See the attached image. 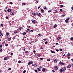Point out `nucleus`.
<instances>
[{"instance_id":"nucleus-58","label":"nucleus","mask_w":73,"mask_h":73,"mask_svg":"<svg viewBox=\"0 0 73 73\" xmlns=\"http://www.w3.org/2000/svg\"><path fill=\"white\" fill-rule=\"evenodd\" d=\"M11 55H13V52H11Z\"/></svg>"},{"instance_id":"nucleus-9","label":"nucleus","mask_w":73,"mask_h":73,"mask_svg":"<svg viewBox=\"0 0 73 73\" xmlns=\"http://www.w3.org/2000/svg\"><path fill=\"white\" fill-rule=\"evenodd\" d=\"M41 13H44V11L43 9H41Z\"/></svg>"},{"instance_id":"nucleus-12","label":"nucleus","mask_w":73,"mask_h":73,"mask_svg":"<svg viewBox=\"0 0 73 73\" xmlns=\"http://www.w3.org/2000/svg\"><path fill=\"white\" fill-rule=\"evenodd\" d=\"M29 54V52L28 51H26L25 52V54Z\"/></svg>"},{"instance_id":"nucleus-6","label":"nucleus","mask_w":73,"mask_h":73,"mask_svg":"<svg viewBox=\"0 0 73 73\" xmlns=\"http://www.w3.org/2000/svg\"><path fill=\"white\" fill-rule=\"evenodd\" d=\"M62 70L63 71H65V70H66V68H65L64 67V68H62Z\"/></svg>"},{"instance_id":"nucleus-60","label":"nucleus","mask_w":73,"mask_h":73,"mask_svg":"<svg viewBox=\"0 0 73 73\" xmlns=\"http://www.w3.org/2000/svg\"><path fill=\"white\" fill-rule=\"evenodd\" d=\"M10 4L12 5V4H13V3H12V2H10Z\"/></svg>"},{"instance_id":"nucleus-57","label":"nucleus","mask_w":73,"mask_h":73,"mask_svg":"<svg viewBox=\"0 0 73 73\" xmlns=\"http://www.w3.org/2000/svg\"><path fill=\"white\" fill-rule=\"evenodd\" d=\"M6 18L7 19H8V17H7V16L6 17Z\"/></svg>"},{"instance_id":"nucleus-5","label":"nucleus","mask_w":73,"mask_h":73,"mask_svg":"<svg viewBox=\"0 0 73 73\" xmlns=\"http://www.w3.org/2000/svg\"><path fill=\"white\" fill-rule=\"evenodd\" d=\"M10 14L12 15L13 16L14 15V12H11V13H10Z\"/></svg>"},{"instance_id":"nucleus-42","label":"nucleus","mask_w":73,"mask_h":73,"mask_svg":"<svg viewBox=\"0 0 73 73\" xmlns=\"http://www.w3.org/2000/svg\"><path fill=\"white\" fill-rule=\"evenodd\" d=\"M27 31H29L30 32V30L29 29H27Z\"/></svg>"},{"instance_id":"nucleus-53","label":"nucleus","mask_w":73,"mask_h":73,"mask_svg":"<svg viewBox=\"0 0 73 73\" xmlns=\"http://www.w3.org/2000/svg\"><path fill=\"white\" fill-rule=\"evenodd\" d=\"M43 48H43V47H40V49H43Z\"/></svg>"},{"instance_id":"nucleus-13","label":"nucleus","mask_w":73,"mask_h":73,"mask_svg":"<svg viewBox=\"0 0 73 73\" xmlns=\"http://www.w3.org/2000/svg\"><path fill=\"white\" fill-rule=\"evenodd\" d=\"M31 21L33 23H35V22L36 21L35 20H31Z\"/></svg>"},{"instance_id":"nucleus-3","label":"nucleus","mask_w":73,"mask_h":73,"mask_svg":"<svg viewBox=\"0 0 73 73\" xmlns=\"http://www.w3.org/2000/svg\"><path fill=\"white\" fill-rule=\"evenodd\" d=\"M14 33L15 34H17L19 32V31L17 30H15L13 31Z\"/></svg>"},{"instance_id":"nucleus-59","label":"nucleus","mask_w":73,"mask_h":73,"mask_svg":"<svg viewBox=\"0 0 73 73\" xmlns=\"http://www.w3.org/2000/svg\"><path fill=\"white\" fill-rule=\"evenodd\" d=\"M47 9V8L46 7H44V10H46Z\"/></svg>"},{"instance_id":"nucleus-39","label":"nucleus","mask_w":73,"mask_h":73,"mask_svg":"<svg viewBox=\"0 0 73 73\" xmlns=\"http://www.w3.org/2000/svg\"><path fill=\"white\" fill-rule=\"evenodd\" d=\"M70 39L71 40H73V37H71L70 38Z\"/></svg>"},{"instance_id":"nucleus-43","label":"nucleus","mask_w":73,"mask_h":73,"mask_svg":"<svg viewBox=\"0 0 73 73\" xmlns=\"http://www.w3.org/2000/svg\"><path fill=\"white\" fill-rule=\"evenodd\" d=\"M1 26L3 27V24H1L0 25Z\"/></svg>"},{"instance_id":"nucleus-51","label":"nucleus","mask_w":73,"mask_h":73,"mask_svg":"<svg viewBox=\"0 0 73 73\" xmlns=\"http://www.w3.org/2000/svg\"><path fill=\"white\" fill-rule=\"evenodd\" d=\"M33 52H34V53H35L36 52V51L35 50H34L33 51Z\"/></svg>"},{"instance_id":"nucleus-24","label":"nucleus","mask_w":73,"mask_h":73,"mask_svg":"<svg viewBox=\"0 0 73 73\" xmlns=\"http://www.w3.org/2000/svg\"><path fill=\"white\" fill-rule=\"evenodd\" d=\"M57 61V60L56 59H55L54 60V62L55 63Z\"/></svg>"},{"instance_id":"nucleus-11","label":"nucleus","mask_w":73,"mask_h":73,"mask_svg":"<svg viewBox=\"0 0 73 73\" xmlns=\"http://www.w3.org/2000/svg\"><path fill=\"white\" fill-rule=\"evenodd\" d=\"M46 68H43L42 69V72H44L46 71Z\"/></svg>"},{"instance_id":"nucleus-18","label":"nucleus","mask_w":73,"mask_h":73,"mask_svg":"<svg viewBox=\"0 0 73 73\" xmlns=\"http://www.w3.org/2000/svg\"><path fill=\"white\" fill-rule=\"evenodd\" d=\"M3 36V35L2 33H0V36H1V37H2V36Z\"/></svg>"},{"instance_id":"nucleus-22","label":"nucleus","mask_w":73,"mask_h":73,"mask_svg":"<svg viewBox=\"0 0 73 73\" xmlns=\"http://www.w3.org/2000/svg\"><path fill=\"white\" fill-rule=\"evenodd\" d=\"M11 40V38H8V41H10Z\"/></svg>"},{"instance_id":"nucleus-49","label":"nucleus","mask_w":73,"mask_h":73,"mask_svg":"<svg viewBox=\"0 0 73 73\" xmlns=\"http://www.w3.org/2000/svg\"><path fill=\"white\" fill-rule=\"evenodd\" d=\"M8 44H5V46H8Z\"/></svg>"},{"instance_id":"nucleus-34","label":"nucleus","mask_w":73,"mask_h":73,"mask_svg":"<svg viewBox=\"0 0 73 73\" xmlns=\"http://www.w3.org/2000/svg\"><path fill=\"white\" fill-rule=\"evenodd\" d=\"M56 52H59V50L58 49H57L56 50Z\"/></svg>"},{"instance_id":"nucleus-46","label":"nucleus","mask_w":73,"mask_h":73,"mask_svg":"<svg viewBox=\"0 0 73 73\" xmlns=\"http://www.w3.org/2000/svg\"><path fill=\"white\" fill-rule=\"evenodd\" d=\"M30 31H29V32H33V30H30Z\"/></svg>"},{"instance_id":"nucleus-62","label":"nucleus","mask_w":73,"mask_h":73,"mask_svg":"<svg viewBox=\"0 0 73 73\" xmlns=\"http://www.w3.org/2000/svg\"><path fill=\"white\" fill-rule=\"evenodd\" d=\"M2 45L0 46V48H2Z\"/></svg>"},{"instance_id":"nucleus-61","label":"nucleus","mask_w":73,"mask_h":73,"mask_svg":"<svg viewBox=\"0 0 73 73\" xmlns=\"http://www.w3.org/2000/svg\"><path fill=\"white\" fill-rule=\"evenodd\" d=\"M40 6L38 7V9H39L40 8Z\"/></svg>"},{"instance_id":"nucleus-14","label":"nucleus","mask_w":73,"mask_h":73,"mask_svg":"<svg viewBox=\"0 0 73 73\" xmlns=\"http://www.w3.org/2000/svg\"><path fill=\"white\" fill-rule=\"evenodd\" d=\"M7 11L8 12H11V9H8L7 10Z\"/></svg>"},{"instance_id":"nucleus-55","label":"nucleus","mask_w":73,"mask_h":73,"mask_svg":"<svg viewBox=\"0 0 73 73\" xmlns=\"http://www.w3.org/2000/svg\"><path fill=\"white\" fill-rule=\"evenodd\" d=\"M60 7H64V6L63 5H60Z\"/></svg>"},{"instance_id":"nucleus-1","label":"nucleus","mask_w":73,"mask_h":73,"mask_svg":"<svg viewBox=\"0 0 73 73\" xmlns=\"http://www.w3.org/2000/svg\"><path fill=\"white\" fill-rule=\"evenodd\" d=\"M70 19V17H68V18H67L65 20V22L66 23H68Z\"/></svg>"},{"instance_id":"nucleus-52","label":"nucleus","mask_w":73,"mask_h":73,"mask_svg":"<svg viewBox=\"0 0 73 73\" xmlns=\"http://www.w3.org/2000/svg\"><path fill=\"white\" fill-rule=\"evenodd\" d=\"M47 41H46L45 42V44H47Z\"/></svg>"},{"instance_id":"nucleus-41","label":"nucleus","mask_w":73,"mask_h":73,"mask_svg":"<svg viewBox=\"0 0 73 73\" xmlns=\"http://www.w3.org/2000/svg\"><path fill=\"white\" fill-rule=\"evenodd\" d=\"M60 11L61 12H62V11H63V10H62V9H60Z\"/></svg>"},{"instance_id":"nucleus-17","label":"nucleus","mask_w":73,"mask_h":73,"mask_svg":"<svg viewBox=\"0 0 73 73\" xmlns=\"http://www.w3.org/2000/svg\"><path fill=\"white\" fill-rule=\"evenodd\" d=\"M70 55H71L69 53H68L67 54V55L68 57H69L70 56Z\"/></svg>"},{"instance_id":"nucleus-35","label":"nucleus","mask_w":73,"mask_h":73,"mask_svg":"<svg viewBox=\"0 0 73 73\" xmlns=\"http://www.w3.org/2000/svg\"><path fill=\"white\" fill-rule=\"evenodd\" d=\"M18 62L19 63H20L21 62V61L20 60H19V61H18Z\"/></svg>"},{"instance_id":"nucleus-36","label":"nucleus","mask_w":73,"mask_h":73,"mask_svg":"<svg viewBox=\"0 0 73 73\" xmlns=\"http://www.w3.org/2000/svg\"><path fill=\"white\" fill-rule=\"evenodd\" d=\"M37 69L39 71H40L41 70L39 68H38Z\"/></svg>"},{"instance_id":"nucleus-23","label":"nucleus","mask_w":73,"mask_h":73,"mask_svg":"<svg viewBox=\"0 0 73 73\" xmlns=\"http://www.w3.org/2000/svg\"><path fill=\"white\" fill-rule=\"evenodd\" d=\"M26 32H24V33H22V34L23 35H26Z\"/></svg>"},{"instance_id":"nucleus-37","label":"nucleus","mask_w":73,"mask_h":73,"mask_svg":"<svg viewBox=\"0 0 73 73\" xmlns=\"http://www.w3.org/2000/svg\"><path fill=\"white\" fill-rule=\"evenodd\" d=\"M65 16V15L63 14V15H62V17H64Z\"/></svg>"},{"instance_id":"nucleus-30","label":"nucleus","mask_w":73,"mask_h":73,"mask_svg":"<svg viewBox=\"0 0 73 73\" xmlns=\"http://www.w3.org/2000/svg\"><path fill=\"white\" fill-rule=\"evenodd\" d=\"M26 70H24L23 72V73H25L26 72Z\"/></svg>"},{"instance_id":"nucleus-20","label":"nucleus","mask_w":73,"mask_h":73,"mask_svg":"<svg viewBox=\"0 0 73 73\" xmlns=\"http://www.w3.org/2000/svg\"><path fill=\"white\" fill-rule=\"evenodd\" d=\"M4 59L5 60H7L8 59L7 58V57H5V58H4Z\"/></svg>"},{"instance_id":"nucleus-38","label":"nucleus","mask_w":73,"mask_h":73,"mask_svg":"<svg viewBox=\"0 0 73 73\" xmlns=\"http://www.w3.org/2000/svg\"><path fill=\"white\" fill-rule=\"evenodd\" d=\"M30 62H31V64H32L33 63V61H32L31 60V61H30Z\"/></svg>"},{"instance_id":"nucleus-21","label":"nucleus","mask_w":73,"mask_h":73,"mask_svg":"<svg viewBox=\"0 0 73 73\" xmlns=\"http://www.w3.org/2000/svg\"><path fill=\"white\" fill-rule=\"evenodd\" d=\"M6 35L7 36H8L10 35V34L9 33H7Z\"/></svg>"},{"instance_id":"nucleus-26","label":"nucleus","mask_w":73,"mask_h":73,"mask_svg":"<svg viewBox=\"0 0 73 73\" xmlns=\"http://www.w3.org/2000/svg\"><path fill=\"white\" fill-rule=\"evenodd\" d=\"M37 56L38 57H40L41 56V54H38L37 55Z\"/></svg>"},{"instance_id":"nucleus-28","label":"nucleus","mask_w":73,"mask_h":73,"mask_svg":"<svg viewBox=\"0 0 73 73\" xmlns=\"http://www.w3.org/2000/svg\"><path fill=\"white\" fill-rule=\"evenodd\" d=\"M61 37H58V38H57V39L58 40H60V39H61Z\"/></svg>"},{"instance_id":"nucleus-27","label":"nucleus","mask_w":73,"mask_h":73,"mask_svg":"<svg viewBox=\"0 0 73 73\" xmlns=\"http://www.w3.org/2000/svg\"><path fill=\"white\" fill-rule=\"evenodd\" d=\"M7 59H9L10 58V57L9 56H7Z\"/></svg>"},{"instance_id":"nucleus-16","label":"nucleus","mask_w":73,"mask_h":73,"mask_svg":"<svg viewBox=\"0 0 73 73\" xmlns=\"http://www.w3.org/2000/svg\"><path fill=\"white\" fill-rule=\"evenodd\" d=\"M51 52L52 53H54V54H55V52H54V51H53L52 50H50Z\"/></svg>"},{"instance_id":"nucleus-2","label":"nucleus","mask_w":73,"mask_h":73,"mask_svg":"<svg viewBox=\"0 0 73 73\" xmlns=\"http://www.w3.org/2000/svg\"><path fill=\"white\" fill-rule=\"evenodd\" d=\"M60 64H61V65L64 66H65V64L63 63V62L60 61V62L59 63V64L60 65Z\"/></svg>"},{"instance_id":"nucleus-7","label":"nucleus","mask_w":73,"mask_h":73,"mask_svg":"<svg viewBox=\"0 0 73 73\" xmlns=\"http://www.w3.org/2000/svg\"><path fill=\"white\" fill-rule=\"evenodd\" d=\"M57 26V25L56 24H55L53 26V28H56Z\"/></svg>"},{"instance_id":"nucleus-50","label":"nucleus","mask_w":73,"mask_h":73,"mask_svg":"<svg viewBox=\"0 0 73 73\" xmlns=\"http://www.w3.org/2000/svg\"><path fill=\"white\" fill-rule=\"evenodd\" d=\"M35 72H37V70H36V69L35 70Z\"/></svg>"},{"instance_id":"nucleus-56","label":"nucleus","mask_w":73,"mask_h":73,"mask_svg":"<svg viewBox=\"0 0 73 73\" xmlns=\"http://www.w3.org/2000/svg\"><path fill=\"white\" fill-rule=\"evenodd\" d=\"M41 43H42V44L43 45H44V43L43 42V41L42 42H41Z\"/></svg>"},{"instance_id":"nucleus-19","label":"nucleus","mask_w":73,"mask_h":73,"mask_svg":"<svg viewBox=\"0 0 73 73\" xmlns=\"http://www.w3.org/2000/svg\"><path fill=\"white\" fill-rule=\"evenodd\" d=\"M32 15L33 16H36V13H32Z\"/></svg>"},{"instance_id":"nucleus-15","label":"nucleus","mask_w":73,"mask_h":73,"mask_svg":"<svg viewBox=\"0 0 73 73\" xmlns=\"http://www.w3.org/2000/svg\"><path fill=\"white\" fill-rule=\"evenodd\" d=\"M58 67H57V66H55V69L56 70H57L58 69Z\"/></svg>"},{"instance_id":"nucleus-4","label":"nucleus","mask_w":73,"mask_h":73,"mask_svg":"<svg viewBox=\"0 0 73 73\" xmlns=\"http://www.w3.org/2000/svg\"><path fill=\"white\" fill-rule=\"evenodd\" d=\"M72 67V66H71L70 65H68L67 66V69L70 68H71V67Z\"/></svg>"},{"instance_id":"nucleus-25","label":"nucleus","mask_w":73,"mask_h":73,"mask_svg":"<svg viewBox=\"0 0 73 73\" xmlns=\"http://www.w3.org/2000/svg\"><path fill=\"white\" fill-rule=\"evenodd\" d=\"M59 71L61 73L62 72H63L62 69H60V70H59Z\"/></svg>"},{"instance_id":"nucleus-31","label":"nucleus","mask_w":73,"mask_h":73,"mask_svg":"<svg viewBox=\"0 0 73 73\" xmlns=\"http://www.w3.org/2000/svg\"><path fill=\"white\" fill-rule=\"evenodd\" d=\"M50 59H47V61H50Z\"/></svg>"},{"instance_id":"nucleus-10","label":"nucleus","mask_w":73,"mask_h":73,"mask_svg":"<svg viewBox=\"0 0 73 73\" xmlns=\"http://www.w3.org/2000/svg\"><path fill=\"white\" fill-rule=\"evenodd\" d=\"M19 29L20 30H21L23 29V27H19Z\"/></svg>"},{"instance_id":"nucleus-63","label":"nucleus","mask_w":73,"mask_h":73,"mask_svg":"<svg viewBox=\"0 0 73 73\" xmlns=\"http://www.w3.org/2000/svg\"><path fill=\"white\" fill-rule=\"evenodd\" d=\"M37 66V64H35V66L36 67Z\"/></svg>"},{"instance_id":"nucleus-64","label":"nucleus","mask_w":73,"mask_h":73,"mask_svg":"<svg viewBox=\"0 0 73 73\" xmlns=\"http://www.w3.org/2000/svg\"><path fill=\"white\" fill-rule=\"evenodd\" d=\"M71 9H72V10H73V7H72L71 8Z\"/></svg>"},{"instance_id":"nucleus-33","label":"nucleus","mask_w":73,"mask_h":73,"mask_svg":"<svg viewBox=\"0 0 73 73\" xmlns=\"http://www.w3.org/2000/svg\"><path fill=\"white\" fill-rule=\"evenodd\" d=\"M2 51H3V50L1 48H0V52H2Z\"/></svg>"},{"instance_id":"nucleus-54","label":"nucleus","mask_w":73,"mask_h":73,"mask_svg":"<svg viewBox=\"0 0 73 73\" xmlns=\"http://www.w3.org/2000/svg\"><path fill=\"white\" fill-rule=\"evenodd\" d=\"M15 36H14L13 37V40H14V39H15Z\"/></svg>"},{"instance_id":"nucleus-40","label":"nucleus","mask_w":73,"mask_h":73,"mask_svg":"<svg viewBox=\"0 0 73 73\" xmlns=\"http://www.w3.org/2000/svg\"><path fill=\"white\" fill-rule=\"evenodd\" d=\"M31 64V62H29L28 63V64L29 65H30V64Z\"/></svg>"},{"instance_id":"nucleus-8","label":"nucleus","mask_w":73,"mask_h":73,"mask_svg":"<svg viewBox=\"0 0 73 73\" xmlns=\"http://www.w3.org/2000/svg\"><path fill=\"white\" fill-rule=\"evenodd\" d=\"M37 16H40L41 15V13H37Z\"/></svg>"},{"instance_id":"nucleus-47","label":"nucleus","mask_w":73,"mask_h":73,"mask_svg":"<svg viewBox=\"0 0 73 73\" xmlns=\"http://www.w3.org/2000/svg\"><path fill=\"white\" fill-rule=\"evenodd\" d=\"M11 70V68H9V69H8V70Z\"/></svg>"},{"instance_id":"nucleus-32","label":"nucleus","mask_w":73,"mask_h":73,"mask_svg":"<svg viewBox=\"0 0 73 73\" xmlns=\"http://www.w3.org/2000/svg\"><path fill=\"white\" fill-rule=\"evenodd\" d=\"M51 11L50 10H49L48 11V13H50L51 12Z\"/></svg>"},{"instance_id":"nucleus-45","label":"nucleus","mask_w":73,"mask_h":73,"mask_svg":"<svg viewBox=\"0 0 73 73\" xmlns=\"http://www.w3.org/2000/svg\"><path fill=\"white\" fill-rule=\"evenodd\" d=\"M52 71L53 72H56L55 71H54V70H52Z\"/></svg>"},{"instance_id":"nucleus-48","label":"nucleus","mask_w":73,"mask_h":73,"mask_svg":"<svg viewBox=\"0 0 73 73\" xmlns=\"http://www.w3.org/2000/svg\"><path fill=\"white\" fill-rule=\"evenodd\" d=\"M39 68H40V69L42 68V67L41 66H39Z\"/></svg>"},{"instance_id":"nucleus-44","label":"nucleus","mask_w":73,"mask_h":73,"mask_svg":"<svg viewBox=\"0 0 73 73\" xmlns=\"http://www.w3.org/2000/svg\"><path fill=\"white\" fill-rule=\"evenodd\" d=\"M40 60H43V58H40Z\"/></svg>"},{"instance_id":"nucleus-29","label":"nucleus","mask_w":73,"mask_h":73,"mask_svg":"<svg viewBox=\"0 0 73 73\" xmlns=\"http://www.w3.org/2000/svg\"><path fill=\"white\" fill-rule=\"evenodd\" d=\"M22 5H26V3H22Z\"/></svg>"}]
</instances>
